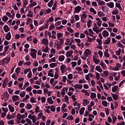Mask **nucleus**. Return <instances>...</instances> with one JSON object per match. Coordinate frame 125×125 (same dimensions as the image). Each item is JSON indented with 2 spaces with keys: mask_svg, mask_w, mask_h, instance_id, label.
Returning a JSON list of instances; mask_svg holds the SVG:
<instances>
[{
  "mask_svg": "<svg viewBox=\"0 0 125 125\" xmlns=\"http://www.w3.org/2000/svg\"><path fill=\"white\" fill-rule=\"evenodd\" d=\"M31 53H30V55H31V57L33 59H37V52L38 51L35 49L31 48Z\"/></svg>",
  "mask_w": 125,
  "mask_h": 125,
  "instance_id": "obj_1",
  "label": "nucleus"
},
{
  "mask_svg": "<svg viewBox=\"0 0 125 125\" xmlns=\"http://www.w3.org/2000/svg\"><path fill=\"white\" fill-rule=\"evenodd\" d=\"M81 10H82V7L81 6L78 5L74 8V13H79Z\"/></svg>",
  "mask_w": 125,
  "mask_h": 125,
  "instance_id": "obj_2",
  "label": "nucleus"
},
{
  "mask_svg": "<svg viewBox=\"0 0 125 125\" xmlns=\"http://www.w3.org/2000/svg\"><path fill=\"white\" fill-rule=\"evenodd\" d=\"M4 101H7L9 99V95L7 92H6L4 94Z\"/></svg>",
  "mask_w": 125,
  "mask_h": 125,
  "instance_id": "obj_3",
  "label": "nucleus"
},
{
  "mask_svg": "<svg viewBox=\"0 0 125 125\" xmlns=\"http://www.w3.org/2000/svg\"><path fill=\"white\" fill-rule=\"evenodd\" d=\"M91 54V51L89 50L88 49H86L84 52V56H88V55H90Z\"/></svg>",
  "mask_w": 125,
  "mask_h": 125,
  "instance_id": "obj_4",
  "label": "nucleus"
},
{
  "mask_svg": "<svg viewBox=\"0 0 125 125\" xmlns=\"http://www.w3.org/2000/svg\"><path fill=\"white\" fill-rule=\"evenodd\" d=\"M103 36L104 38L109 37V32L107 30H104L102 33Z\"/></svg>",
  "mask_w": 125,
  "mask_h": 125,
  "instance_id": "obj_5",
  "label": "nucleus"
},
{
  "mask_svg": "<svg viewBox=\"0 0 125 125\" xmlns=\"http://www.w3.org/2000/svg\"><path fill=\"white\" fill-rule=\"evenodd\" d=\"M96 21H97L96 23H97L98 26H99V27H100L101 26V24H102V20H101V19L99 18H96Z\"/></svg>",
  "mask_w": 125,
  "mask_h": 125,
  "instance_id": "obj_6",
  "label": "nucleus"
},
{
  "mask_svg": "<svg viewBox=\"0 0 125 125\" xmlns=\"http://www.w3.org/2000/svg\"><path fill=\"white\" fill-rule=\"evenodd\" d=\"M11 39V34L10 32H8L7 33L6 36H5V39L7 40V41H10V39Z\"/></svg>",
  "mask_w": 125,
  "mask_h": 125,
  "instance_id": "obj_7",
  "label": "nucleus"
},
{
  "mask_svg": "<svg viewBox=\"0 0 125 125\" xmlns=\"http://www.w3.org/2000/svg\"><path fill=\"white\" fill-rule=\"evenodd\" d=\"M111 95H112V97L113 99L115 101H116V100H117L118 99V98H119V95H117V94L111 93Z\"/></svg>",
  "mask_w": 125,
  "mask_h": 125,
  "instance_id": "obj_8",
  "label": "nucleus"
},
{
  "mask_svg": "<svg viewBox=\"0 0 125 125\" xmlns=\"http://www.w3.org/2000/svg\"><path fill=\"white\" fill-rule=\"evenodd\" d=\"M42 44L47 45L48 44V40L45 38H44L42 40Z\"/></svg>",
  "mask_w": 125,
  "mask_h": 125,
  "instance_id": "obj_9",
  "label": "nucleus"
},
{
  "mask_svg": "<svg viewBox=\"0 0 125 125\" xmlns=\"http://www.w3.org/2000/svg\"><path fill=\"white\" fill-rule=\"evenodd\" d=\"M12 100L14 102H16V101H18V100H19V96L14 95L12 97Z\"/></svg>",
  "mask_w": 125,
  "mask_h": 125,
  "instance_id": "obj_10",
  "label": "nucleus"
},
{
  "mask_svg": "<svg viewBox=\"0 0 125 125\" xmlns=\"http://www.w3.org/2000/svg\"><path fill=\"white\" fill-rule=\"evenodd\" d=\"M72 54H73V50L68 51L66 52V57H71L72 56Z\"/></svg>",
  "mask_w": 125,
  "mask_h": 125,
  "instance_id": "obj_11",
  "label": "nucleus"
},
{
  "mask_svg": "<svg viewBox=\"0 0 125 125\" xmlns=\"http://www.w3.org/2000/svg\"><path fill=\"white\" fill-rule=\"evenodd\" d=\"M110 42H111V37H108L104 41V44H109Z\"/></svg>",
  "mask_w": 125,
  "mask_h": 125,
  "instance_id": "obj_12",
  "label": "nucleus"
},
{
  "mask_svg": "<svg viewBox=\"0 0 125 125\" xmlns=\"http://www.w3.org/2000/svg\"><path fill=\"white\" fill-rule=\"evenodd\" d=\"M106 5L110 8H113L114 7V2H110L109 3H107Z\"/></svg>",
  "mask_w": 125,
  "mask_h": 125,
  "instance_id": "obj_13",
  "label": "nucleus"
},
{
  "mask_svg": "<svg viewBox=\"0 0 125 125\" xmlns=\"http://www.w3.org/2000/svg\"><path fill=\"white\" fill-rule=\"evenodd\" d=\"M3 30L5 33H7V32L9 31V27L7 25H5L3 26Z\"/></svg>",
  "mask_w": 125,
  "mask_h": 125,
  "instance_id": "obj_14",
  "label": "nucleus"
},
{
  "mask_svg": "<svg viewBox=\"0 0 125 125\" xmlns=\"http://www.w3.org/2000/svg\"><path fill=\"white\" fill-rule=\"evenodd\" d=\"M8 80L7 78H5V79L3 81L2 83V87L4 88L5 86H6V83H7Z\"/></svg>",
  "mask_w": 125,
  "mask_h": 125,
  "instance_id": "obj_15",
  "label": "nucleus"
},
{
  "mask_svg": "<svg viewBox=\"0 0 125 125\" xmlns=\"http://www.w3.org/2000/svg\"><path fill=\"white\" fill-rule=\"evenodd\" d=\"M84 110H85V108L84 107H82L79 111L80 115H83Z\"/></svg>",
  "mask_w": 125,
  "mask_h": 125,
  "instance_id": "obj_16",
  "label": "nucleus"
},
{
  "mask_svg": "<svg viewBox=\"0 0 125 125\" xmlns=\"http://www.w3.org/2000/svg\"><path fill=\"white\" fill-rule=\"evenodd\" d=\"M65 68H66V66L64 64H62L61 65L60 68H61V70L62 71V74H64V70H65Z\"/></svg>",
  "mask_w": 125,
  "mask_h": 125,
  "instance_id": "obj_17",
  "label": "nucleus"
},
{
  "mask_svg": "<svg viewBox=\"0 0 125 125\" xmlns=\"http://www.w3.org/2000/svg\"><path fill=\"white\" fill-rule=\"evenodd\" d=\"M93 62H94L95 63H96L97 65L100 62V60L98 59H95L94 58V57H93Z\"/></svg>",
  "mask_w": 125,
  "mask_h": 125,
  "instance_id": "obj_18",
  "label": "nucleus"
},
{
  "mask_svg": "<svg viewBox=\"0 0 125 125\" xmlns=\"http://www.w3.org/2000/svg\"><path fill=\"white\" fill-rule=\"evenodd\" d=\"M52 39H54L55 40H56V31L53 30L52 31Z\"/></svg>",
  "mask_w": 125,
  "mask_h": 125,
  "instance_id": "obj_19",
  "label": "nucleus"
},
{
  "mask_svg": "<svg viewBox=\"0 0 125 125\" xmlns=\"http://www.w3.org/2000/svg\"><path fill=\"white\" fill-rule=\"evenodd\" d=\"M102 104L104 107H108L107 101H102Z\"/></svg>",
  "mask_w": 125,
  "mask_h": 125,
  "instance_id": "obj_20",
  "label": "nucleus"
},
{
  "mask_svg": "<svg viewBox=\"0 0 125 125\" xmlns=\"http://www.w3.org/2000/svg\"><path fill=\"white\" fill-rule=\"evenodd\" d=\"M104 56H106V57H109V49H106L105 50V52H104Z\"/></svg>",
  "mask_w": 125,
  "mask_h": 125,
  "instance_id": "obj_21",
  "label": "nucleus"
},
{
  "mask_svg": "<svg viewBox=\"0 0 125 125\" xmlns=\"http://www.w3.org/2000/svg\"><path fill=\"white\" fill-rule=\"evenodd\" d=\"M8 108L11 113H13V112H14V107H13L12 106H11V105H9Z\"/></svg>",
  "mask_w": 125,
  "mask_h": 125,
  "instance_id": "obj_22",
  "label": "nucleus"
},
{
  "mask_svg": "<svg viewBox=\"0 0 125 125\" xmlns=\"http://www.w3.org/2000/svg\"><path fill=\"white\" fill-rule=\"evenodd\" d=\"M47 102L48 103H50V104H53V103H54V102L52 100V98L51 97L47 98Z\"/></svg>",
  "mask_w": 125,
  "mask_h": 125,
  "instance_id": "obj_23",
  "label": "nucleus"
},
{
  "mask_svg": "<svg viewBox=\"0 0 125 125\" xmlns=\"http://www.w3.org/2000/svg\"><path fill=\"white\" fill-rule=\"evenodd\" d=\"M65 60V56L64 55H61L59 57V60L60 62H62V61H64Z\"/></svg>",
  "mask_w": 125,
  "mask_h": 125,
  "instance_id": "obj_24",
  "label": "nucleus"
},
{
  "mask_svg": "<svg viewBox=\"0 0 125 125\" xmlns=\"http://www.w3.org/2000/svg\"><path fill=\"white\" fill-rule=\"evenodd\" d=\"M98 15L99 17H104V16H105V14H104L103 12L100 11L98 12Z\"/></svg>",
  "mask_w": 125,
  "mask_h": 125,
  "instance_id": "obj_25",
  "label": "nucleus"
},
{
  "mask_svg": "<svg viewBox=\"0 0 125 125\" xmlns=\"http://www.w3.org/2000/svg\"><path fill=\"white\" fill-rule=\"evenodd\" d=\"M116 7H117L120 10H123V8H122L120 3H116Z\"/></svg>",
  "mask_w": 125,
  "mask_h": 125,
  "instance_id": "obj_26",
  "label": "nucleus"
},
{
  "mask_svg": "<svg viewBox=\"0 0 125 125\" xmlns=\"http://www.w3.org/2000/svg\"><path fill=\"white\" fill-rule=\"evenodd\" d=\"M118 85H115L112 88V92H116L117 90H118Z\"/></svg>",
  "mask_w": 125,
  "mask_h": 125,
  "instance_id": "obj_27",
  "label": "nucleus"
},
{
  "mask_svg": "<svg viewBox=\"0 0 125 125\" xmlns=\"http://www.w3.org/2000/svg\"><path fill=\"white\" fill-rule=\"evenodd\" d=\"M21 70V68H20V67H17L16 69L15 73H16L17 76H19V73H20Z\"/></svg>",
  "mask_w": 125,
  "mask_h": 125,
  "instance_id": "obj_28",
  "label": "nucleus"
},
{
  "mask_svg": "<svg viewBox=\"0 0 125 125\" xmlns=\"http://www.w3.org/2000/svg\"><path fill=\"white\" fill-rule=\"evenodd\" d=\"M37 4H38V3H37L36 2H34L33 3H31V4H30L29 5V6L27 7V8H29V6H30V7H33V6H35L36 5H37Z\"/></svg>",
  "mask_w": 125,
  "mask_h": 125,
  "instance_id": "obj_29",
  "label": "nucleus"
},
{
  "mask_svg": "<svg viewBox=\"0 0 125 125\" xmlns=\"http://www.w3.org/2000/svg\"><path fill=\"white\" fill-rule=\"evenodd\" d=\"M90 97L92 99H94V98H96V94L95 93H91Z\"/></svg>",
  "mask_w": 125,
  "mask_h": 125,
  "instance_id": "obj_30",
  "label": "nucleus"
},
{
  "mask_svg": "<svg viewBox=\"0 0 125 125\" xmlns=\"http://www.w3.org/2000/svg\"><path fill=\"white\" fill-rule=\"evenodd\" d=\"M48 6H49V7H51L52 6V5H53V0H51L47 4Z\"/></svg>",
  "mask_w": 125,
  "mask_h": 125,
  "instance_id": "obj_31",
  "label": "nucleus"
},
{
  "mask_svg": "<svg viewBox=\"0 0 125 125\" xmlns=\"http://www.w3.org/2000/svg\"><path fill=\"white\" fill-rule=\"evenodd\" d=\"M112 14H113V15H116L117 14H119V10H118V9H115L114 11H113L112 12Z\"/></svg>",
  "mask_w": 125,
  "mask_h": 125,
  "instance_id": "obj_32",
  "label": "nucleus"
},
{
  "mask_svg": "<svg viewBox=\"0 0 125 125\" xmlns=\"http://www.w3.org/2000/svg\"><path fill=\"white\" fill-rule=\"evenodd\" d=\"M121 51H122V49L121 48H119L118 51H116L115 52L116 55L117 56H119V55H121Z\"/></svg>",
  "mask_w": 125,
  "mask_h": 125,
  "instance_id": "obj_33",
  "label": "nucleus"
},
{
  "mask_svg": "<svg viewBox=\"0 0 125 125\" xmlns=\"http://www.w3.org/2000/svg\"><path fill=\"white\" fill-rule=\"evenodd\" d=\"M57 66V63H52L51 64H50L49 66L50 67V68H54V67H56Z\"/></svg>",
  "mask_w": 125,
  "mask_h": 125,
  "instance_id": "obj_34",
  "label": "nucleus"
},
{
  "mask_svg": "<svg viewBox=\"0 0 125 125\" xmlns=\"http://www.w3.org/2000/svg\"><path fill=\"white\" fill-rule=\"evenodd\" d=\"M25 95H26V92H25V91H22L20 94V96H21V98L25 97Z\"/></svg>",
  "mask_w": 125,
  "mask_h": 125,
  "instance_id": "obj_35",
  "label": "nucleus"
},
{
  "mask_svg": "<svg viewBox=\"0 0 125 125\" xmlns=\"http://www.w3.org/2000/svg\"><path fill=\"white\" fill-rule=\"evenodd\" d=\"M89 10H90V12H92V13H93V14H96V13H97L96 11H95L94 8H93L92 7H90Z\"/></svg>",
  "mask_w": 125,
  "mask_h": 125,
  "instance_id": "obj_36",
  "label": "nucleus"
},
{
  "mask_svg": "<svg viewBox=\"0 0 125 125\" xmlns=\"http://www.w3.org/2000/svg\"><path fill=\"white\" fill-rule=\"evenodd\" d=\"M83 103H85V104H83V106H86V105L89 104V101H88L87 99H84L83 100Z\"/></svg>",
  "mask_w": 125,
  "mask_h": 125,
  "instance_id": "obj_37",
  "label": "nucleus"
},
{
  "mask_svg": "<svg viewBox=\"0 0 125 125\" xmlns=\"http://www.w3.org/2000/svg\"><path fill=\"white\" fill-rule=\"evenodd\" d=\"M48 49H49L48 48V46H47L45 48V49H42V51L43 52H45L46 53H47L48 52Z\"/></svg>",
  "mask_w": 125,
  "mask_h": 125,
  "instance_id": "obj_38",
  "label": "nucleus"
},
{
  "mask_svg": "<svg viewBox=\"0 0 125 125\" xmlns=\"http://www.w3.org/2000/svg\"><path fill=\"white\" fill-rule=\"evenodd\" d=\"M32 104H27V106H25V108H26V109H27V110H30L31 109H32Z\"/></svg>",
  "mask_w": 125,
  "mask_h": 125,
  "instance_id": "obj_39",
  "label": "nucleus"
},
{
  "mask_svg": "<svg viewBox=\"0 0 125 125\" xmlns=\"http://www.w3.org/2000/svg\"><path fill=\"white\" fill-rule=\"evenodd\" d=\"M31 71V68H25L24 70H23V73L25 74H27L28 72Z\"/></svg>",
  "mask_w": 125,
  "mask_h": 125,
  "instance_id": "obj_40",
  "label": "nucleus"
},
{
  "mask_svg": "<svg viewBox=\"0 0 125 125\" xmlns=\"http://www.w3.org/2000/svg\"><path fill=\"white\" fill-rule=\"evenodd\" d=\"M2 20L4 22H6V21H7V20H8V17H7L6 16H4L3 17Z\"/></svg>",
  "mask_w": 125,
  "mask_h": 125,
  "instance_id": "obj_41",
  "label": "nucleus"
},
{
  "mask_svg": "<svg viewBox=\"0 0 125 125\" xmlns=\"http://www.w3.org/2000/svg\"><path fill=\"white\" fill-rule=\"evenodd\" d=\"M56 58L55 57H53L51 59L49 60V63H51V62H56V60H55Z\"/></svg>",
  "mask_w": 125,
  "mask_h": 125,
  "instance_id": "obj_42",
  "label": "nucleus"
},
{
  "mask_svg": "<svg viewBox=\"0 0 125 125\" xmlns=\"http://www.w3.org/2000/svg\"><path fill=\"white\" fill-rule=\"evenodd\" d=\"M57 36L58 39H60V38H62V37H63V34L62 33L59 32L57 33Z\"/></svg>",
  "mask_w": 125,
  "mask_h": 125,
  "instance_id": "obj_43",
  "label": "nucleus"
},
{
  "mask_svg": "<svg viewBox=\"0 0 125 125\" xmlns=\"http://www.w3.org/2000/svg\"><path fill=\"white\" fill-rule=\"evenodd\" d=\"M54 21V19L53 18V17H51L48 20H47V22L49 23V22H53Z\"/></svg>",
  "mask_w": 125,
  "mask_h": 125,
  "instance_id": "obj_44",
  "label": "nucleus"
},
{
  "mask_svg": "<svg viewBox=\"0 0 125 125\" xmlns=\"http://www.w3.org/2000/svg\"><path fill=\"white\" fill-rule=\"evenodd\" d=\"M97 42L100 46L102 45V40L101 39H97Z\"/></svg>",
  "mask_w": 125,
  "mask_h": 125,
  "instance_id": "obj_45",
  "label": "nucleus"
},
{
  "mask_svg": "<svg viewBox=\"0 0 125 125\" xmlns=\"http://www.w3.org/2000/svg\"><path fill=\"white\" fill-rule=\"evenodd\" d=\"M67 30L68 31V32H70V33H74V30L73 29L71 28V27H67Z\"/></svg>",
  "mask_w": 125,
  "mask_h": 125,
  "instance_id": "obj_46",
  "label": "nucleus"
},
{
  "mask_svg": "<svg viewBox=\"0 0 125 125\" xmlns=\"http://www.w3.org/2000/svg\"><path fill=\"white\" fill-rule=\"evenodd\" d=\"M98 4L99 5H105V4H106V3H105V2L104 1H101L100 2H98Z\"/></svg>",
  "mask_w": 125,
  "mask_h": 125,
  "instance_id": "obj_47",
  "label": "nucleus"
},
{
  "mask_svg": "<svg viewBox=\"0 0 125 125\" xmlns=\"http://www.w3.org/2000/svg\"><path fill=\"white\" fill-rule=\"evenodd\" d=\"M63 100H64V102H69V97L67 95H65Z\"/></svg>",
  "mask_w": 125,
  "mask_h": 125,
  "instance_id": "obj_48",
  "label": "nucleus"
},
{
  "mask_svg": "<svg viewBox=\"0 0 125 125\" xmlns=\"http://www.w3.org/2000/svg\"><path fill=\"white\" fill-rule=\"evenodd\" d=\"M100 65H101V67H102L103 69H105V67H106V64L103 62H101Z\"/></svg>",
  "mask_w": 125,
  "mask_h": 125,
  "instance_id": "obj_49",
  "label": "nucleus"
},
{
  "mask_svg": "<svg viewBox=\"0 0 125 125\" xmlns=\"http://www.w3.org/2000/svg\"><path fill=\"white\" fill-rule=\"evenodd\" d=\"M17 120H21L22 119V115L20 113H18L17 116Z\"/></svg>",
  "mask_w": 125,
  "mask_h": 125,
  "instance_id": "obj_50",
  "label": "nucleus"
},
{
  "mask_svg": "<svg viewBox=\"0 0 125 125\" xmlns=\"http://www.w3.org/2000/svg\"><path fill=\"white\" fill-rule=\"evenodd\" d=\"M62 95V97H64V96L65 95V87H63L62 89V92H61Z\"/></svg>",
  "mask_w": 125,
  "mask_h": 125,
  "instance_id": "obj_51",
  "label": "nucleus"
},
{
  "mask_svg": "<svg viewBox=\"0 0 125 125\" xmlns=\"http://www.w3.org/2000/svg\"><path fill=\"white\" fill-rule=\"evenodd\" d=\"M67 78L68 80H72L73 79V74H69L67 75Z\"/></svg>",
  "mask_w": 125,
  "mask_h": 125,
  "instance_id": "obj_52",
  "label": "nucleus"
},
{
  "mask_svg": "<svg viewBox=\"0 0 125 125\" xmlns=\"http://www.w3.org/2000/svg\"><path fill=\"white\" fill-rule=\"evenodd\" d=\"M26 90V91H28V92H30V91H32V86H29L27 87Z\"/></svg>",
  "mask_w": 125,
  "mask_h": 125,
  "instance_id": "obj_53",
  "label": "nucleus"
},
{
  "mask_svg": "<svg viewBox=\"0 0 125 125\" xmlns=\"http://www.w3.org/2000/svg\"><path fill=\"white\" fill-rule=\"evenodd\" d=\"M8 49H9V45H7V46L4 47V52H7L8 51Z\"/></svg>",
  "mask_w": 125,
  "mask_h": 125,
  "instance_id": "obj_54",
  "label": "nucleus"
},
{
  "mask_svg": "<svg viewBox=\"0 0 125 125\" xmlns=\"http://www.w3.org/2000/svg\"><path fill=\"white\" fill-rule=\"evenodd\" d=\"M43 13H44V9H42L40 12V16H42L43 15Z\"/></svg>",
  "mask_w": 125,
  "mask_h": 125,
  "instance_id": "obj_55",
  "label": "nucleus"
},
{
  "mask_svg": "<svg viewBox=\"0 0 125 125\" xmlns=\"http://www.w3.org/2000/svg\"><path fill=\"white\" fill-rule=\"evenodd\" d=\"M117 45H118V47H121V48H124L125 46L121 43H118Z\"/></svg>",
  "mask_w": 125,
  "mask_h": 125,
  "instance_id": "obj_56",
  "label": "nucleus"
},
{
  "mask_svg": "<svg viewBox=\"0 0 125 125\" xmlns=\"http://www.w3.org/2000/svg\"><path fill=\"white\" fill-rule=\"evenodd\" d=\"M25 120L27 123L29 124V125H32V121H31V120L29 119L28 118H26Z\"/></svg>",
  "mask_w": 125,
  "mask_h": 125,
  "instance_id": "obj_57",
  "label": "nucleus"
},
{
  "mask_svg": "<svg viewBox=\"0 0 125 125\" xmlns=\"http://www.w3.org/2000/svg\"><path fill=\"white\" fill-rule=\"evenodd\" d=\"M42 115H43V114L42 112L39 113L38 115V120H40L41 118H42Z\"/></svg>",
  "mask_w": 125,
  "mask_h": 125,
  "instance_id": "obj_58",
  "label": "nucleus"
},
{
  "mask_svg": "<svg viewBox=\"0 0 125 125\" xmlns=\"http://www.w3.org/2000/svg\"><path fill=\"white\" fill-rule=\"evenodd\" d=\"M51 111H52V112H55V105H53L51 106Z\"/></svg>",
  "mask_w": 125,
  "mask_h": 125,
  "instance_id": "obj_59",
  "label": "nucleus"
},
{
  "mask_svg": "<svg viewBox=\"0 0 125 125\" xmlns=\"http://www.w3.org/2000/svg\"><path fill=\"white\" fill-rule=\"evenodd\" d=\"M40 107L39 106H36L35 108V113H38V112H40Z\"/></svg>",
  "mask_w": 125,
  "mask_h": 125,
  "instance_id": "obj_60",
  "label": "nucleus"
},
{
  "mask_svg": "<svg viewBox=\"0 0 125 125\" xmlns=\"http://www.w3.org/2000/svg\"><path fill=\"white\" fill-rule=\"evenodd\" d=\"M67 120H74V117L72 115H70L69 116H68L66 118Z\"/></svg>",
  "mask_w": 125,
  "mask_h": 125,
  "instance_id": "obj_61",
  "label": "nucleus"
},
{
  "mask_svg": "<svg viewBox=\"0 0 125 125\" xmlns=\"http://www.w3.org/2000/svg\"><path fill=\"white\" fill-rule=\"evenodd\" d=\"M25 61H30V56L29 55H26L25 57Z\"/></svg>",
  "mask_w": 125,
  "mask_h": 125,
  "instance_id": "obj_62",
  "label": "nucleus"
},
{
  "mask_svg": "<svg viewBox=\"0 0 125 125\" xmlns=\"http://www.w3.org/2000/svg\"><path fill=\"white\" fill-rule=\"evenodd\" d=\"M8 124L14 125V121L13 120H10V121H8Z\"/></svg>",
  "mask_w": 125,
  "mask_h": 125,
  "instance_id": "obj_63",
  "label": "nucleus"
},
{
  "mask_svg": "<svg viewBox=\"0 0 125 125\" xmlns=\"http://www.w3.org/2000/svg\"><path fill=\"white\" fill-rule=\"evenodd\" d=\"M23 63H24V61H20L18 63V65L19 66H22Z\"/></svg>",
  "mask_w": 125,
  "mask_h": 125,
  "instance_id": "obj_64",
  "label": "nucleus"
}]
</instances>
